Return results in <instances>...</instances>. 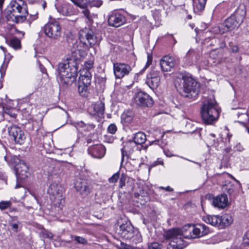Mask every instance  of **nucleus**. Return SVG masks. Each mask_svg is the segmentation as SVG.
I'll return each mask as SVG.
<instances>
[{
  "label": "nucleus",
  "mask_w": 249,
  "mask_h": 249,
  "mask_svg": "<svg viewBox=\"0 0 249 249\" xmlns=\"http://www.w3.org/2000/svg\"><path fill=\"white\" fill-rule=\"evenodd\" d=\"M71 53V56L67 57L64 62L59 63L57 68L58 81L61 85L66 86L71 85L77 76L79 59L77 55L79 50L75 49L72 50Z\"/></svg>",
  "instance_id": "nucleus-1"
},
{
  "label": "nucleus",
  "mask_w": 249,
  "mask_h": 249,
  "mask_svg": "<svg viewBox=\"0 0 249 249\" xmlns=\"http://www.w3.org/2000/svg\"><path fill=\"white\" fill-rule=\"evenodd\" d=\"M193 225H184L180 229H172L166 231L164 236L167 239L171 240L167 245V249H182L185 247L183 237L192 238Z\"/></svg>",
  "instance_id": "nucleus-2"
},
{
  "label": "nucleus",
  "mask_w": 249,
  "mask_h": 249,
  "mask_svg": "<svg viewBox=\"0 0 249 249\" xmlns=\"http://www.w3.org/2000/svg\"><path fill=\"white\" fill-rule=\"evenodd\" d=\"M5 16L9 21L16 23L23 22L28 15L27 5L23 0H12L5 10Z\"/></svg>",
  "instance_id": "nucleus-3"
},
{
  "label": "nucleus",
  "mask_w": 249,
  "mask_h": 249,
  "mask_svg": "<svg viewBox=\"0 0 249 249\" xmlns=\"http://www.w3.org/2000/svg\"><path fill=\"white\" fill-rule=\"evenodd\" d=\"M219 114L217 103L214 99H209L203 102L201 107V115L204 123L213 124L217 121Z\"/></svg>",
  "instance_id": "nucleus-4"
},
{
  "label": "nucleus",
  "mask_w": 249,
  "mask_h": 249,
  "mask_svg": "<svg viewBox=\"0 0 249 249\" xmlns=\"http://www.w3.org/2000/svg\"><path fill=\"white\" fill-rule=\"evenodd\" d=\"M182 87L179 89L180 94L188 98H195L198 94L199 84L191 75H182Z\"/></svg>",
  "instance_id": "nucleus-5"
},
{
  "label": "nucleus",
  "mask_w": 249,
  "mask_h": 249,
  "mask_svg": "<svg viewBox=\"0 0 249 249\" xmlns=\"http://www.w3.org/2000/svg\"><path fill=\"white\" fill-rule=\"evenodd\" d=\"M118 234L124 239L136 244L142 241V236L137 230L134 229L130 222H126L120 225Z\"/></svg>",
  "instance_id": "nucleus-6"
},
{
  "label": "nucleus",
  "mask_w": 249,
  "mask_h": 249,
  "mask_svg": "<svg viewBox=\"0 0 249 249\" xmlns=\"http://www.w3.org/2000/svg\"><path fill=\"white\" fill-rule=\"evenodd\" d=\"M203 220L207 223L218 228L224 229L231 225L233 221L230 214H224L221 216L218 215H207L203 217Z\"/></svg>",
  "instance_id": "nucleus-7"
},
{
  "label": "nucleus",
  "mask_w": 249,
  "mask_h": 249,
  "mask_svg": "<svg viewBox=\"0 0 249 249\" xmlns=\"http://www.w3.org/2000/svg\"><path fill=\"white\" fill-rule=\"evenodd\" d=\"M246 11L243 9L237 8L233 14L225 20L224 26L229 30L238 28L243 23Z\"/></svg>",
  "instance_id": "nucleus-8"
},
{
  "label": "nucleus",
  "mask_w": 249,
  "mask_h": 249,
  "mask_svg": "<svg viewBox=\"0 0 249 249\" xmlns=\"http://www.w3.org/2000/svg\"><path fill=\"white\" fill-rule=\"evenodd\" d=\"M11 161L14 166L17 179L23 180L28 177L30 175L29 168L24 161L17 156H11Z\"/></svg>",
  "instance_id": "nucleus-9"
},
{
  "label": "nucleus",
  "mask_w": 249,
  "mask_h": 249,
  "mask_svg": "<svg viewBox=\"0 0 249 249\" xmlns=\"http://www.w3.org/2000/svg\"><path fill=\"white\" fill-rule=\"evenodd\" d=\"M46 36L53 39H57L61 36V28L57 21L49 22L43 27Z\"/></svg>",
  "instance_id": "nucleus-10"
},
{
  "label": "nucleus",
  "mask_w": 249,
  "mask_h": 249,
  "mask_svg": "<svg viewBox=\"0 0 249 249\" xmlns=\"http://www.w3.org/2000/svg\"><path fill=\"white\" fill-rule=\"evenodd\" d=\"M8 131L10 137L17 144L21 145L24 143L26 137L21 128L17 125H12L8 127Z\"/></svg>",
  "instance_id": "nucleus-11"
},
{
  "label": "nucleus",
  "mask_w": 249,
  "mask_h": 249,
  "mask_svg": "<svg viewBox=\"0 0 249 249\" xmlns=\"http://www.w3.org/2000/svg\"><path fill=\"white\" fill-rule=\"evenodd\" d=\"M131 70V67L127 64L124 63H114L113 64L114 73L117 78L120 79L128 75Z\"/></svg>",
  "instance_id": "nucleus-12"
},
{
  "label": "nucleus",
  "mask_w": 249,
  "mask_h": 249,
  "mask_svg": "<svg viewBox=\"0 0 249 249\" xmlns=\"http://www.w3.org/2000/svg\"><path fill=\"white\" fill-rule=\"evenodd\" d=\"M134 99L138 106L142 107H149L153 104L152 98L148 94L142 91L136 93Z\"/></svg>",
  "instance_id": "nucleus-13"
},
{
  "label": "nucleus",
  "mask_w": 249,
  "mask_h": 249,
  "mask_svg": "<svg viewBox=\"0 0 249 249\" xmlns=\"http://www.w3.org/2000/svg\"><path fill=\"white\" fill-rule=\"evenodd\" d=\"M74 187L76 191L81 195H87L92 190V186L90 183L83 178H78L74 182Z\"/></svg>",
  "instance_id": "nucleus-14"
},
{
  "label": "nucleus",
  "mask_w": 249,
  "mask_h": 249,
  "mask_svg": "<svg viewBox=\"0 0 249 249\" xmlns=\"http://www.w3.org/2000/svg\"><path fill=\"white\" fill-rule=\"evenodd\" d=\"M160 71L152 70L147 75L145 83L151 89L157 88L160 82Z\"/></svg>",
  "instance_id": "nucleus-15"
},
{
  "label": "nucleus",
  "mask_w": 249,
  "mask_h": 249,
  "mask_svg": "<svg viewBox=\"0 0 249 249\" xmlns=\"http://www.w3.org/2000/svg\"><path fill=\"white\" fill-rule=\"evenodd\" d=\"M85 38L90 46L94 45L98 42V39L94 32L89 28L81 30L79 32V38L82 40Z\"/></svg>",
  "instance_id": "nucleus-16"
},
{
  "label": "nucleus",
  "mask_w": 249,
  "mask_h": 249,
  "mask_svg": "<svg viewBox=\"0 0 249 249\" xmlns=\"http://www.w3.org/2000/svg\"><path fill=\"white\" fill-rule=\"evenodd\" d=\"M125 22L124 16L119 12H114L111 14L108 18V23L110 26L118 27Z\"/></svg>",
  "instance_id": "nucleus-17"
},
{
  "label": "nucleus",
  "mask_w": 249,
  "mask_h": 249,
  "mask_svg": "<svg viewBox=\"0 0 249 249\" xmlns=\"http://www.w3.org/2000/svg\"><path fill=\"white\" fill-rule=\"evenodd\" d=\"M106 149L102 144H95L88 148L89 154L96 159H102L106 154Z\"/></svg>",
  "instance_id": "nucleus-18"
},
{
  "label": "nucleus",
  "mask_w": 249,
  "mask_h": 249,
  "mask_svg": "<svg viewBox=\"0 0 249 249\" xmlns=\"http://www.w3.org/2000/svg\"><path fill=\"white\" fill-rule=\"evenodd\" d=\"M201 52L198 49L191 48L186 53L184 59L187 64L196 63L200 59Z\"/></svg>",
  "instance_id": "nucleus-19"
},
{
  "label": "nucleus",
  "mask_w": 249,
  "mask_h": 249,
  "mask_svg": "<svg viewBox=\"0 0 249 249\" xmlns=\"http://www.w3.org/2000/svg\"><path fill=\"white\" fill-rule=\"evenodd\" d=\"M192 238L200 237L209 233V228L204 224L193 225Z\"/></svg>",
  "instance_id": "nucleus-20"
},
{
  "label": "nucleus",
  "mask_w": 249,
  "mask_h": 249,
  "mask_svg": "<svg viewBox=\"0 0 249 249\" xmlns=\"http://www.w3.org/2000/svg\"><path fill=\"white\" fill-rule=\"evenodd\" d=\"M90 114L103 118L105 112V104L102 102H97L92 105L89 109Z\"/></svg>",
  "instance_id": "nucleus-21"
},
{
  "label": "nucleus",
  "mask_w": 249,
  "mask_h": 249,
  "mask_svg": "<svg viewBox=\"0 0 249 249\" xmlns=\"http://www.w3.org/2000/svg\"><path fill=\"white\" fill-rule=\"evenodd\" d=\"M160 66L162 71H170L171 69L175 66L174 58L171 56H164L160 61Z\"/></svg>",
  "instance_id": "nucleus-22"
},
{
  "label": "nucleus",
  "mask_w": 249,
  "mask_h": 249,
  "mask_svg": "<svg viewBox=\"0 0 249 249\" xmlns=\"http://www.w3.org/2000/svg\"><path fill=\"white\" fill-rule=\"evenodd\" d=\"M137 145L132 140L126 142L121 149L122 160H123L124 156H127L131 154L133 152L134 149L137 147Z\"/></svg>",
  "instance_id": "nucleus-23"
},
{
  "label": "nucleus",
  "mask_w": 249,
  "mask_h": 249,
  "mask_svg": "<svg viewBox=\"0 0 249 249\" xmlns=\"http://www.w3.org/2000/svg\"><path fill=\"white\" fill-rule=\"evenodd\" d=\"M228 204V198L226 195H221L213 198V205L220 209L225 208Z\"/></svg>",
  "instance_id": "nucleus-24"
},
{
  "label": "nucleus",
  "mask_w": 249,
  "mask_h": 249,
  "mask_svg": "<svg viewBox=\"0 0 249 249\" xmlns=\"http://www.w3.org/2000/svg\"><path fill=\"white\" fill-rule=\"evenodd\" d=\"M50 198L53 204L55 207H57L60 210L62 209L65 203V197L63 194H57L56 196H51Z\"/></svg>",
  "instance_id": "nucleus-25"
},
{
  "label": "nucleus",
  "mask_w": 249,
  "mask_h": 249,
  "mask_svg": "<svg viewBox=\"0 0 249 249\" xmlns=\"http://www.w3.org/2000/svg\"><path fill=\"white\" fill-rule=\"evenodd\" d=\"M58 11L64 16L71 15L72 11V5L67 2L63 3L60 6L56 7Z\"/></svg>",
  "instance_id": "nucleus-26"
},
{
  "label": "nucleus",
  "mask_w": 249,
  "mask_h": 249,
  "mask_svg": "<svg viewBox=\"0 0 249 249\" xmlns=\"http://www.w3.org/2000/svg\"><path fill=\"white\" fill-rule=\"evenodd\" d=\"M48 192L51 194V196H56L57 194H63L61 186L59 184L55 183H52L50 185Z\"/></svg>",
  "instance_id": "nucleus-27"
},
{
  "label": "nucleus",
  "mask_w": 249,
  "mask_h": 249,
  "mask_svg": "<svg viewBox=\"0 0 249 249\" xmlns=\"http://www.w3.org/2000/svg\"><path fill=\"white\" fill-rule=\"evenodd\" d=\"M237 115L240 119L238 122L245 126L246 130L249 133V128L246 126V124L249 123V115L245 112H238Z\"/></svg>",
  "instance_id": "nucleus-28"
},
{
  "label": "nucleus",
  "mask_w": 249,
  "mask_h": 249,
  "mask_svg": "<svg viewBox=\"0 0 249 249\" xmlns=\"http://www.w3.org/2000/svg\"><path fill=\"white\" fill-rule=\"evenodd\" d=\"M146 140V137L145 134L142 132H139L134 135L132 141L137 145L144 143Z\"/></svg>",
  "instance_id": "nucleus-29"
},
{
  "label": "nucleus",
  "mask_w": 249,
  "mask_h": 249,
  "mask_svg": "<svg viewBox=\"0 0 249 249\" xmlns=\"http://www.w3.org/2000/svg\"><path fill=\"white\" fill-rule=\"evenodd\" d=\"M134 114L131 111L124 112L121 115L122 122L126 125L130 124L133 119Z\"/></svg>",
  "instance_id": "nucleus-30"
},
{
  "label": "nucleus",
  "mask_w": 249,
  "mask_h": 249,
  "mask_svg": "<svg viewBox=\"0 0 249 249\" xmlns=\"http://www.w3.org/2000/svg\"><path fill=\"white\" fill-rule=\"evenodd\" d=\"M207 0H196L194 2V10L198 13L204 10Z\"/></svg>",
  "instance_id": "nucleus-31"
},
{
  "label": "nucleus",
  "mask_w": 249,
  "mask_h": 249,
  "mask_svg": "<svg viewBox=\"0 0 249 249\" xmlns=\"http://www.w3.org/2000/svg\"><path fill=\"white\" fill-rule=\"evenodd\" d=\"M91 74L88 73V75L86 77L79 78L78 83L89 86L91 84Z\"/></svg>",
  "instance_id": "nucleus-32"
},
{
  "label": "nucleus",
  "mask_w": 249,
  "mask_h": 249,
  "mask_svg": "<svg viewBox=\"0 0 249 249\" xmlns=\"http://www.w3.org/2000/svg\"><path fill=\"white\" fill-rule=\"evenodd\" d=\"M10 45L15 49H18L21 48L20 41L17 38L14 37L10 40Z\"/></svg>",
  "instance_id": "nucleus-33"
},
{
  "label": "nucleus",
  "mask_w": 249,
  "mask_h": 249,
  "mask_svg": "<svg viewBox=\"0 0 249 249\" xmlns=\"http://www.w3.org/2000/svg\"><path fill=\"white\" fill-rule=\"evenodd\" d=\"M91 7H100L103 3V0H87Z\"/></svg>",
  "instance_id": "nucleus-34"
},
{
  "label": "nucleus",
  "mask_w": 249,
  "mask_h": 249,
  "mask_svg": "<svg viewBox=\"0 0 249 249\" xmlns=\"http://www.w3.org/2000/svg\"><path fill=\"white\" fill-rule=\"evenodd\" d=\"M40 235L43 238H48L52 239L53 237V234L47 230H44L40 232Z\"/></svg>",
  "instance_id": "nucleus-35"
},
{
  "label": "nucleus",
  "mask_w": 249,
  "mask_h": 249,
  "mask_svg": "<svg viewBox=\"0 0 249 249\" xmlns=\"http://www.w3.org/2000/svg\"><path fill=\"white\" fill-rule=\"evenodd\" d=\"M118 249H141L140 248L127 245L123 242H121L120 245L118 246Z\"/></svg>",
  "instance_id": "nucleus-36"
},
{
  "label": "nucleus",
  "mask_w": 249,
  "mask_h": 249,
  "mask_svg": "<svg viewBox=\"0 0 249 249\" xmlns=\"http://www.w3.org/2000/svg\"><path fill=\"white\" fill-rule=\"evenodd\" d=\"M11 205V202L10 201H1L0 202V209L1 210H5Z\"/></svg>",
  "instance_id": "nucleus-37"
},
{
  "label": "nucleus",
  "mask_w": 249,
  "mask_h": 249,
  "mask_svg": "<svg viewBox=\"0 0 249 249\" xmlns=\"http://www.w3.org/2000/svg\"><path fill=\"white\" fill-rule=\"evenodd\" d=\"M82 13L83 14L84 16L88 19L89 21H91L92 20V16L88 9L83 8Z\"/></svg>",
  "instance_id": "nucleus-38"
},
{
  "label": "nucleus",
  "mask_w": 249,
  "mask_h": 249,
  "mask_svg": "<svg viewBox=\"0 0 249 249\" xmlns=\"http://www.w3.org/2000/svg\"><path fill=\"white\" fill-rule=\"evenodd\" d=\"M74 239L75 241H76L77 243L79 244L85 245L87 243V240L82 237L75 236L74 237Z\"/></svg>",
  "instance_id": "nucleus-39"
},
{
  "label": "nucleus",
  "mask_w": 249,
  "mask_h": 249,
  "mask_svg": "<svg viewBox=\"0 0 249 249\" xmlns=\"http://www.w3.org/2000/svg\"><path fill=\"white\" fill-rule=\"evenodd\" d=\"M120 173L119 172L115 173L112 177L108 179V181L110 183H115L117 182L119 178Z\"/></svg>",
  "instance_id": "nucleus-40"
},
{
  "label": "nucleus",
  "mask_w": 249,
  "mask_h": 249,
  "mask_svg": "<svg viewBox=\"0 0 249 249\" xmlns=\"http://www.w3.org/2000/svg\"><path fill=\"white\" fill-rule=\"evenodd\" d=\"M117 129V128L116 125L115 124H112L108 126L107 128V131L108 133L111 134H114L116 133Z\"/></svg>",
  "instance_id": "nucleus-41"
},
{
  "label": "nucleus",
  "mask_w": 249,
  "mask_h": 249,
  "mask_svg": "<svg viewBox=\"0 0 249 249\" xmlns=\"http://www.w3.org/2000/svg\"><path fill=\"white\" fill-rule=\"evenodd\" d=\"M126 179V176L124 174L122 175L119 180V187L123 188L125 186V181Z\"/></svg>",
  "instance_id": "nucleus-42"
},
{
  "label": "nucleus",
  "mask_w": 249,
  "mask_h": 249,
  "mask_svg": "<svg viewBox=\"0 0 249 249\" xmlns=\"http://www.w3.org/2000/svg\"><path fill=\"white\" fill-rule=\"evenodd\" d=\"M161 247L159 243L153 242L148 246V249H161Z\"/></svg>",
  "instance_id": "nucleus-43"
},
{
  "label": "nucleus",
  "mask_w": 249,
  "mask_h": 249,
  "mask_svg": "<svg viewBox=\"0 0 249 249\" xmlns=\"http://www.w3.org/2000/svg\"><path fill=\"white\" fill-rule=\"evenodd\" d=\"M8 63L5 64L4 62L2 64V65L1 66V68H0V73L1 74V78H3L4 76L6 69L7 67Z\"/></svg>",
  "instance_id": "nucleus-44"
},
{
  "label": "nucleus",
  "mask_w": 249,
  "mask_h": 249,
  "mask_svg": "<svg viewBox=\"0 0 249 249\" xmlns=\"http://www.w3.org/2000/svg\"><path fill=\"white\" fill-rule=\"evenodd\" d=\"M88 73L91 74L89 70L87 69H83L82 70L80 71V76L79 78H83L86 77L88 75Z\"/></svg>",
  "instance_id": "nucleus-45"
},
{
  "label": "nucleus",
  "mask_w": 249,
  "mask_h": 249,
  "mask_svg": "<svg viewBox=\"0 0 249 249\" xmlns=\"http://www.w3.org/2000/svg\"><path fill=\"white\" fill-rule=\"evenodd\" d=\"M89 86L84 85V84H79L78 86L79 92L81 93L84 91H86L88 89Z\"/></svg>",
  "instance_id": "nucleus-46"
},
{
  "label": "nucleus",
  "mask_w": 249,
  "mask_h": 249,
  "mask_svg": "<svg viewBox=\"0 0 249 249\" xmlns=\"http://www.w3.org/2000/svg\"><path fill=\"white\" fill-rule=\"evenodd\" d=\"M71 1L78 6L83 8V4L84 3L85 0H71Z\"/></svg>",
  "instance_id": "nucleus-47"
},
{
  "label": "nucleus",
  "mask_w": 249,
  "mask_h": 249,
  "mask_svg": "<svg viewBox=\"0 0 249 249\" xmlns=\"http://www.w3.org/2000/svg\"><path fill=\"white\" fill-rule=\"evenodd\" d=\"M93 61L92 60H89L88 61H87L85 63V69H87L88 70H89L93 68Z\"/></svg>",
  "instance_id": "nucleus-48"
},
{
  "label": "nucleus",
  "mask_w": 249,
  "mask_h": 249,
  "mask_svg": "<svg viewBox=\"0 0 249 249\" xmlns=\"http://www.w3.org/2000/svg\"><path fill=\"white\" fill-rule=\"evenodd\" d=\"M244 244L249 245V230L246 232L243 238Z\"/></svg>",
  "instance_id": "nucleus-49"
},
{
  "label": "nucleus",
  "mask_w": 249,
  "mask_h": 249,
  "mask_svg": "<svg viewBox=\"0 0 249 249\" xmlns=\"http://www.w3.org/2000/svg\"><path fill=\"white\" fill-rule=\"evenodd\" d=\"M37 18V14L35 15H30L28 19V22L30 24L32 21L36 19Z\"/></svg>",
  "instance_id": "nucleus-50"
},
{
  "label": "nucleus",
  "mask_w": 249,
  "mask_h": 249,
  "mask_svg": "<svg viewBox=\"0 0 249 249\" xmlns=\"http://www.w3.org/2000/svg\"><path fill=\"white\" fill-rule=\"evenodd\" d=\"M152 62V57L151 56H150L149 54L147 56V63L144 68V69H146L147 68H148L150 65L151 64Z\"/></svg>",
  "instance_id": "nucleus-51"
},
{
  "label": "nucleus",
  "mask_w": 249,
  "mask_h": 249,
  "mask_svg": "<svg viewBox=\"0 0 249 249\" xmlns=\"http://www.w3.org/2000/svg\"><path fill=\"white\" fill-rule=\"evenodd\" d=\"M86 124L83 122H79L75 123V126L78 128L79 127H84L86 126Z\"/></svg>",
  "instance_id": "nucleus-52"
},
{
  "label": "nucleus",
  "mask_w": 249,
  "mask_h": 249,
  "mask_svg": "<svg viewBox=\"0 0 249 249\" xmlns=\"http://www.w3.org/2000/svg\"><path fill=\"white\" fill-rule=\"evenodd\" d=\"M159 189L165 190V191H168V192H173V189L169 186H167L166 187L160 186L159 187Z\"/></svg>",
  "instance_id": "nucleus-53"
},
{
  "label": "nucleus",
  "mask_w": 249,
  "mask_h": 249,
  "mask_svg": "<svg viewBox=\"0 0 249 249\" xmlns=\"http://www.w3.org/2000/svg\"><path fill=\"white\" fill-rule=\"evenodd\" d=\"M164 153L165 154V155L168 157H171L174 156L173 154H172L171 152L168 149H165L164 150Z\"/></svg>",
  "instance_id": "nucleus-54"
},
{
  "label": "nucleus",
  "mask_w": 249,
  "mask_h": 249,
  "mask_svg": "<svg viewBox=\"0 0 249 249\" xmlns=\"http://www.w3.org/2000/svg\"><path fill=\"white\" fill-rule=\"evenodd\" d=\"M231 50L232 53H237L239 50L238 47L236 45H233L231 46Z\"/></svg>",
  "instance_id": "nucleus-55"
},
{
  "label": "nucleus",
  "mask_w": 249,
  "mask_h": 249,
  "mask_svg": "<svg viewBox=\"0 0 249 249\" xmlns=\"http://www.w3.org/2000/svg\"><path fill=\"white\" fill-rule=\"evenodd\" d=\"M231 137H232L231 134H230L228 133L227 137L225 138V142L226 143H228L229 144H230V139Z\"/></svg>",
  "instance_id": "nucleus-56"
},
{
  "label": "nucleus",
  "mask_w": 249,
  "mask_h": 249,
  "mask_svg": "<svg viewBox=\"0 0 249 249\" xmlns=\"http://www.w3.org/2000/svg\"><path fill=\"white\" fill-rule=\"evenodd\" d=\"M11 225L13 230H15L16 231H18V223H12Z\"/></svg>",
  "instance_id": "nucleus-57"
},
{
  "label": "nucleus",
  "mask_w": 249,
  "mask_h": 249,
  "mask_svg": "<svg viewBox=\"0 0 249 249\" xmlns=\"http://www.w3.org/2000/svg\"><path fill=\"white\" fill-rule=\"evenodd\" d=\"M231 150V147H227L225 149V151L226 153H230Z\"/></svg>",
  "instance_id": "nucleus-58"
},
{
  "label": "nucleus",
  "mask_w": 249,
  "mask_h": 249,
  "mask_svg": "<svg viewBox=\"0 0 249 249\" xmlns=\"http://www.w3.org/2000/svg\"><path fill=\"white\" fill-rule=\"evenodd\" d=\"M140 1H142L143 2V6H145V5H148V4H149L148 0H140Z\"/></svg>",
  "instance_id": "nucleus-59"
},
{
  "label": "nucleus",
  "mask_w": 249,
  "mask_h": 249,
  "mask_svg": "<svg viewBox=\"0 0 249 249\" xmlns=\"http://www.w3.org/2000/svg\"><path fill=\"white\" fill-rule=\"evenodd\" d=\"M95 125L93 124H88V128L90 129H93L95 127Z\"/></svg>",
  "instance_id": "nucleus-60"
},
{
  "label": "nucleus",
  "mask_w": 249,
  "mask_h": 249,
  "mask_svg": "<svg viewBox=\"0 0 249 249\" xmlns=\"http://www.w3.org/2000/svg\"><path fill=\"white\" fill-rule=\"evenodd\" d=\"M234 191V189L233 188H229L228 190H227V192L229 193V194H231L232 192H233Z\"/></svg>",
  "instance_id": "nucleus-61"
},
{
  "label": "nucleus",
  "mask_w": 249,
  "mask_h": 249,
  "mask_svg": "<svg viewBox=\"0 0 249 249\" xmlns=\"http://www.w3.org/2000/svg\"><path fill=\"white\" fill-rule=\"evenodd\" d=\"M4 0H0V9H2Z\"/></svg>",
  "instance_id": "nucleus-62"
},
{
  "label": "nucleus",
  "mask_w": 249,
  "mask_h": 249,
  "mask_svg": "<svg viewBox=\"0 0 249 249\" xmlns=\"http://www.w3.org/2000/svg\"><path fill=\"white\" fill-rule=\"evenodd\" d=\"M86 141H87V142L88 143H91V142H92V140H91L90 138H89V137H88V138L86 139Z\"/></svg>",
  "instance_id": "nucleus-63"
},
{
  "label": "nucleus",
  "mask_w": 249,
  "mask_h": 249,
  "mask_svg": "<svg viewBox=\"0 0 249 249\" xmlns=\"http://www.w3.org/2000/svg\"><path fill=\"white\" fill-rule=\"evenodd\" d=\"M4 160H5V161H6L7 162H9V158H8L7 156H5L4 157Z\"/></svg>",
  "instance_id": "nucleus-64"
}]
</instances>
